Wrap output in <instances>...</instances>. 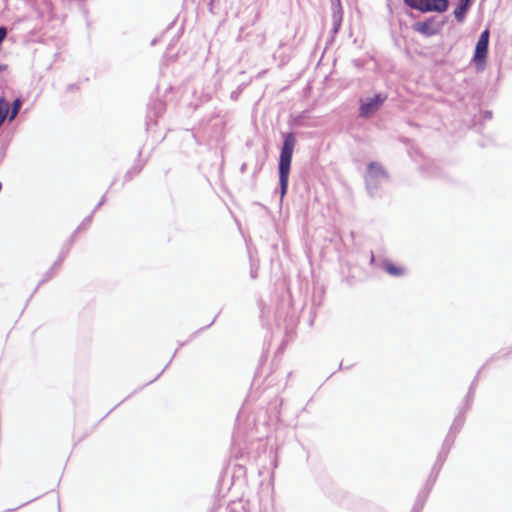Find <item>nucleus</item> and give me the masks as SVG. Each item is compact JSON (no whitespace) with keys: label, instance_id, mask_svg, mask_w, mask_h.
Masks as SVG:
<instances>
[{"label":"nucleus","instance_id":"obj_1","mask_svg":"<svg viewBox=\"0 0 512 512\" xmlns=\"http://www.w3.org/2000/svg\"><path fill=\"white\" fill-rule=\"evenodd\" d=\"M296 143L295 136L292 132L283 134V144L281 147L278 172L281 199L286 195L289 182V174L294 146Z\"/></svg>","mask_w":512,"mask_h":512},{"label":"nucleus","instance_id":"obj_2","mask_svg":"<svg viewBox=\"0 0 512 512\" xmlns=\"http://www.w3.org/2000/svg\"><path fill=\"white\" fill-rule=\"evenodd\" d=\"M388 180V174L383 166L377 162H370L365 174V183L368 193L375 196L380 185Z\"/></svg>","mask_w":512,"mask_h":512},{"label":"nucleus","instance_id":"obj_3","mask_svg":"<svg viewBox=\"0 0 512 512\" xmlns=\"http://www.w3.org/2000/svg\"><path fill=\"white\" fill-rule=\"evenodd\" d=\"M404 3L422 13L425 12H445L449 7V0H403Z\"/></svg>","mask_w":512,"mask_h":512},{"label":"nucleus","instance_id":"obj_4","mask_svg":"<svg viewBox=\"0 0 512 512\" xmlns=\"http://www.w3.org/2000/svg\"><path fill=\"white\" fill-rule=\"evenodd\" d=\"M387 95L378 93L372 98H367L365 100H360V107H359V116L361 118H369L371 117L376 111L379 110V108L382 106V104L386 101Z\"/></svg>","mask_w":512,"mask_h":512},{"label":"nucleus","instance_id":"obj_5","mask_svg":"<svg viewBox=\"0 0 512 512\" xmlns=\"http://www.w3.org/2000/svg\"><path fill=\"white\" fill-rule=\"evenodd\" d=\"M443 26V22H437L435 17H430L422 22H415L412 29L425 37L437 35Z\"/></svg>","mask_w":512,"mask_h":512},{"label":"nucleus","instance_id":"obj_6","mask_svg":"<svg viewBox=\"0 0 512 512\" xmlns=\"http://www.w3.org/2000/svg\"><path fill=\"white\" fill-rule=\"evenodd\" d=\"M489 36L490 33L488 29L482 31V33L479 36L473 58L476 64L483 63L486 60L489 46Z\"/></svg>","mask_w":512,"mask_h":512},{"label":"nucleus","instance_id":"obj_7","mask_svg":"<svg viewBox=\"0 0 512 512\" xmlns=\"http://www.w3.org/2000/svg\"><path fill=\"white\" fill-rule=\"evenodd\" d=\"M165 111V104L161 100H155L151 103L148 111V118L151 119V114L153 113L154 117L157 118L163 114Z\"/></svg>","mask_w":512,"mask_h":512},{"label":"nucleus","instance_id":"obj_8","mask_svg":"<svg viewBox=\"0 0 512 512\" xmlns=\"http://www.w3.org/2000/svg\"><path fill=\"white\" fill-rule=\"evenodd\" d=\"M338 6H340V4L338 3ZM332 22H333V27H332V33L333 34H337L339 29H340V26H341V22H342V11H341V7H339L337 10H335L333 12V15H332Z\"/></svg>","mask_w":512,"mask_h":512},{"label":"nucleus","instance_id":"obj_9","mask_svg":"<svg viewBox=\"0 0 512 512\" xmlns=\"http://www.w3.org/2000/svg\"><path fill=\"white\" fill-rule=\"evenodd\" d=\"M469 9V7L458 3L453 11L455 19L460 23L463 22Z\"/></svg>","mask_w":512,"mask_h":512},{"label":"nucleus","instance_id":"obj_10","mask_svg":"<svg viewBox=\"0 0 512 512\" xmlns=\"http://www.w3.org/2000/svg\"><path fill=\"white\" fill-rule=\"evenodd\" d=\"M9 111V103L4 99L0 98V126L4 123Z\"/></svg>","mask_w":512,"mask_h":512},{"label":"nucleus","instance_id":"obj_11","mask_svg":"<svg viewBox=\"0 0 512 512\" xmlns=\"http://www.w3.org/2000/svg\"><path fill=\"white\" fill-rule=\"evenodd\" d=\"M384 269L393 276H401L404 274V270L402 268L397 267L392 263H385Z\"/></svg>","mask_w":512,"mask_h":512},{"label":"nucleus","instance_id":"obj_12","mask_svg":"<svg viewBox=\"0 0 512 512\" xmlns=\"http://www.w3.org/2000/svg\"><path fill=\"white\" fill-rule=\"evenodd\" d=\"M63 258H64V256H63V257H62V256H60V257H59V259H58V260L53 264V266L51 267L50 271H48V272L44 275V277H43V279L41 280L40 284H41V283L46 282L47 280H49V279L52 277V272H53L55 269H58V268L60 267V265H61V263H62V261H63Z\"/></svg>","mask_w":512,"mask_h":512},{"label":"nucleus","instance_id":"obj_13","mask_svg":"<svg viewBox=\"0 0 512 512\" xmlns=\"http://www.w3.org/2000/svg\"><path fill=\"white\" fill-rule=\"evenodd\" d=\"M452 443H453V439H450V435H448L444 441L443 449L438 456L437 462H441V464L443 463V461L445 460V457L447 455V451H445V449L447 446H450Z\"/></svg>","mask_w":512,"mask_h":512},{"label":"nucleus","instance_id":"obj_14","mask_svg":"<svg viewBox=\"0 0 512 512\" xmlns=\"http://www.w3.org/2000/svg\"><path fill=\"white\" fill-rule=\"evenodd\" d=\"M20 108H21V101L19 99H16L12 104V109L10 112V120L14 119L17 116Z\"/></svg>","mask_w":512,"mask_h":512},{"label":"nucleus","instance_id":"obj_15","mask_svg":"<svg viewBox=\"0 0 512 512\" xmlns=\"http://www.w3.org/2000/svg\"><path fill=\"white\" fill-rule=\"evenodd\" d=\"M462 423H463V419L461 416H458L455 418L452 426H451V430H456V431H459L461 426H462Z\"/></svg>","mask_w":512,"mask_h":512},{"label":"nucleus","instance_id":"obj_16","mask_svg":"<svg viewBox=\"0 0 512 512\" xmlns=\"http://www.w3.org/2000/svg\"><path fill=\"white\" fill-rule=\"evenodd\" d=\"M92 216H93V213L90 216H88L87 218H85L83 220V222L81 223V225L78 227V230L88 226L92 221Z\"/></svg>","mask_w":512,"mask_h":512},{"label":"nucleus","instance_id":"obj_17","mask_svg":"<svg viewBox=\"0 0 512 512\" xmlns=\"http://www.w3.org/2000/svg\"><path fill=\"white\" fill-rule=\"evenodd\" d=\"M476 382H477V377L473 380L471 386H470V389H469V392H468V396H467V400L469 399L470 396H472V393H473V390H474V387L476 385Z\"/></svg>","mask_w":512,"mask_h":512},{"label":"nucleus","instance_id":"obj_18","mask_svg":"<svg viewBox=\"0 0 512 512\" xmlns=\"http://www.w3.org/2000/svg\"><path fill=\"white\" fill-rule=\"evenodd\" d=\"M458 3L462 4V5H465L467 7H471L472 5V0H459Z\"/></svg>","mask_w":512,"mask_h":512},{"label":"nucleus","instance_id":"obj_19","mask_svg":"<svg viewBox=\"0 0 512 512\" xmlns=\"http://www.w3.org/2000/svg\"><path fill=\"white\" fill-rule=\"evenodd\" d=\"M458 3L462 4V5H465L467 7H471L472 5V0H459Z\"/></svg>","mask_w":512,"mask_h":512},{"label":"nucleus","instance_id":"obj_20","mask_svg":"<svg viewBox=\"0 0 512 512\" xmlns=\"http://www.w3.org/2000/svg\"><path fill=\"white\" fill-rule=\"evenodd\" d=\"M105 201H106V197H105V196H103V197L101 198V200L99 201V203L97 204V206L95 207V209L93 210V213H94V212H95L99 207H101V206L105 203Z\"/></svg>","mask_w":512,"mask_h":512},{"label":"nucleus","instance_id":"obj_21","mask_svg":"<svg viewBox=\"0 0 512 512\" xmlns=\"http://www.w3.org/2000/svg\"><path fill=\"white\" fill-rule=\"evenodd\" d=\"M215 0H210V3H209V11L211 13H213V3H214Z\"/></svg>","mask_w":512,"mask_h":512},{"label":"nucleus","instance_id":"obj_22","mask_svg":"<svg viewBox=\"0 0 512 512\" xmlns=\"http://www.w3.org/2000/svg\"><path fill=\"white\" fill-rule=\"evenodd\" d=\"M7 69V65L0 64V72L5 71Z\"/></svg>","mask_w":512,"mask_h":512},{"label":"nucleus","instance_id":"obj_23","mask_svg":"<svg viewBox=\"0 0 512 512\" xmlns=\"http://www.w3.org/2000/svg\"><path fill=\"white\" fill-rule=\"evenodd\" d=\"M74 88H75V85H74V84H70V85L67 87V91H72Z\"/></svg>","mask_w":512,"mask_h":512},{"label":"nucleus","instance_id":"obj_24","mask_svg":"<svg viewBox=\"0 0 512 512\" xmlns=\"http://www.w3.org/2000/svg\"><path fill=\"white\" fill-rule=\"evenodd\" d=\"M486 117L491 118L492 117L491 112H487Z\"/></svg>","mask_w":512,"mask_h":512},{"label":"nucleus","instance_id":"obj_25","mask_svg":"<svg viewBox=\"0 0 512 512\" xmlns=\"http://www.w3.org/2000/svg\"><path fill=\"white\" fill-rule=\"evenodd\" d=\"M251 276H252V278L256 277V274H255V272L253 270L251 271Z\"/></svg>","mask_w":512,"mask_h":512},{"label":"nucleus","instance_id":"obj_26","mask_svg":"<svg viewBox=\"0 0 512 512\" xmlns=\"http://www.w3.org/2000/svg\"><path fill=\"white\" fill-rule=\"evenodd\" d=\"M337 1H338V3L340 2V0H337Z\"/></svg>","mask_w":512,"mask_h":512}]
</instances>
